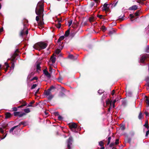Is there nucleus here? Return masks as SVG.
Here are the masks:
<instances>
[{
  "label": "nucleus",
  "mask_w": 149,
  "mask_h": 149,
  "mask_svg": "<svg viewBox=\"0 0 149 149\" xmlns=\"http://www.w3.org/2000/svg\"><path fill=\"white\" fill-rule=\"evenodd\" d=\"M44 2L43 0H42L39 2L37 5L36 8L35 12L36 14L39 15V16H37L36 17V20L38 22L40 18L43 17V12L44 11Z\"/></svg>",
  "instance_id": "nucleus-1"
},
{
  "label": "nucleus",
  "mask_w": 149,
  "mask_h": 149,
  "mask_svg": "<svg viewBox=\"0 0 149 149\" xmlns=\"http://www.w3.org/2000/svg\"><path fill=\"white\" fill-rule=\"evenodd\" d=\"M47 44L44 42H40L35 44L33 46L34 48L36 49L40 50L42 49H44L46 48L47 46Z\"/></svg>",
  "instance_id": "nucleus-2"
},
{
  "label": "nucleus",
  "mask_w": 149,
  "mask_h": 149,
  "mask_svg": "<svg viewBox=\"0 0 149 149\" xmlns=\"http://www.w3.org/2000/svg\"><path fill=\"white\" fill-rule=\"evenodd\" d=\"M28 125L27 122H21L19 124V125L15 126L11 128L9 130V132L10 133L13 132L14 130L16 128H19V127L21 125H22L23 126H25Z\"/></svg>",
  "instance_id": "nucleus-3"
},
{
  "label": "nucleus",
  "mask_w": 149,
  "mask_h": 149,
  "mask_svg": "<svg viewBox=\"0 0 149 149\" xmlns=\"http://www.w3.org/2000/svg\"><path fill=\"white\" fill-rule=\"evenodd\" d=\"M73 142L72 137L70 136L67 140V148L68 149H72L71 146Z\"/></svg>",
  "instance_id": "nucleus-4"
},
{
  "label": "nucleus",
  "mask_w": 149,
  "mask_h": 149,
  "mask_svg": "<svg viewBox=\"0 0 149 149\" xmlns=\"http://www.w3.org/2000/svg\"><path fill=\"white\" fill-rule=\"evenodd\" d=\"M45 95L47 96V98L49 100H51L53 97V95L51 94L50 91L48 90L47 91H45L44 92Z\"/></svg>",
  "instance_id": "nucleus-5"
},
{
  "label": "nucleus",
  "mask_w": 149,
  "mask_h": 149,
  "mask_svg": "<svg viewBox=\"0 0 149 149\" xmlns=\"http://www.w3.org/2000/svg\"><path fill=\"white\" fill-rule=\"evenodd\" d=\"M14 114L15 116H18L19 117H21L23 116H25L26 114L23 112L19 111L14 112Z\"/></svg>",
  "instance_id": "nucleus-6"
},
{
  "label": "nucleus",
  "mask_w": 149,
  "mask_h": 149,
  "mask_svg": "<svg viewBox=\"0 0 149 149\" xmlns=\"http://www.w3.org/2000/svg\"><path fill=\"white\" fill-rule=\"evenodd\" d=\"M147 58H149V54H146L142 55L140 60V62L144 63L145 59Z\"/></svg>",
  "instance_id": "nucleus-7"
},
{
  "label": "nucleus",
  "mask_w": 149,
  "mask_h": 149,
  "mask_svg": "<svg viewBox=\"0 0 149 149\" xmlns=\"http://www.w3.org/2000/svg\"><path fill=\"white\" fill-rule=\"evenodd\" d=\"M56 58L54 56V55H52L50 58L49 64L50 65H52L56 61Z\"/></svg>",
  "instance_id": "nucleus-8"
},
{
  "label": "nucleus",
  "mask_w": 149,
  "mask_h": 149,
  "mask_svg": "<svg viewBox=\"0 0 149 149\" xmlns=\"http://www.w3.org/2000/svg\"><path fill=\"white\" fill-rule=\"evenodd\" d=\"M69 126L71 129H75L77 128V125L74 123H70L68 124Z\"/></svg>",
  "instance_id": "nucleus-9"
},
{
  "label": "nucleus",
  "mask_w": 149,
  "mask_h": 149,
  "mask_svg": "<svg viewBox=\"0 0 149 149\" xmlns=\"http://www.w3.org/2000/svg\"><path fill=\"white\" fill-rule=\"evenodd\" d=\"M28 32L27 30H26V28L25 27L24 28V29L21 32L20 36H22L25 34L27 35L28 34Z\"/></svg>",
  "instance_id": "nucleus-10"
},
{
  "label": "nucleus",
  "mask_w": 149,
  "mask_h": 149,
  "mask_svg": "<svg viewBox=\"0 0 149 149\" xmlns=\"http://www.w3.org/2000/svg\"><path fill=\"white\" fill-rule=\"evenodd\" d=\"M108 4L105 3H104L103 6V7L102 8V10L103 11H106L109 8L107 7Z\"/></svg>",
  "instance_id": "nucleus-11"
},
{
  "label": "nucleus",
  "mask_w": 149,
  "mask_h": 149,
  "mask_svg": "<svg viewBox=\"0 0 149 149\" xmlns=\"http://www.w3.org/2000/svg\"><path fill=\"white\" fill-rule=\"evenodd\" d=\"M38 25L39 26V28L41 29L42 28V26L44 24V22L42 20H40V22L38 23Z\"/></svg>",
  "instance_id": "nucleus-12"
},
{
  "label": "nucleus",
  "mask_w": 149,
  "mask_h": 149,
  "mask_svg": "<svg viewBox=\"0 0 149 149\" xmlns=\"http://www.w3.org/2000/svg\"><path fill=\"white\" fill-rule=\"evenodd\" d=\"M40 62H39L38 63H37L36 64L37 71L38 72H39V71L41 70L40 67Z\"/></svg>",
  "instance_id": "nucleus-13"
},
{
  "label": "nucleus",
  "mask_w": 149,
  "mask_h": 149,
  "mask_svg": "<svg viewBox=\"0 0 149 149\" xmlns=\"http://www.w3.org/2000/svg\"><path fill=\"white\" fill-rule=\"evenodd\" d=\"M43 72L44 74L46 75V76H47L48 77L50 78V74L46 70H44L43 71Z\"/></svg>",
  "instance_id": "nucleus-14"
},
{
  "label": "nucleus",
  "mask_w": 149,
  "mask_h": 149,
  "mask_svg": "<svg viewBox=\"0 0 149 149\" xmlns=\"http://www.w3.org/2000/svg\"><path fill=\"white\" fill-rule=\"evenodd\" d=\"M138 7L136 5H134L130 7L129 9L130 10H136L137 9Z\"/></svg>",
  "instance_id": "nucleus-15"
},
{
  "label": "nucleus",
  "mask_w": 149,
  "mask_h": 149,
  "mask_svg": "<svg viewBox=\"0 0 149 149\" xmlns=\"http://www.w3.org/2000/svg\"><path fill=\"white\" fill-rule=\"evenodd\" d=\"M11 115L9 112H8L6 114V118H7L11 117Z\"/></svg>",
  "instance_id": "nucleus-16"
},
{
  "label": "nucleus",
  "mask_w": 149,
  "mask_h": 149,
  "mask_svg": "<svg viewBox=\"0 0 149 149\" xmlns=\"http://www.w3.org/2000/svg\"><path fill=\"white\" fill-rule=\"evenodd\" d=\"M14 59H13L12 60V65L10 67L11 69L13 70L14 67V63L13 62L14 61Z\"/></svg>",
  "instance_id": "nucleus-17"
},
{
  "label": "nucleus",
  "mask_w": 149,
  "mask_h": 149,
  "mask_svg": "<svg viewBox=\"0 0 149 149\" xmlns=\"http://www.w3.org/2000/svg\"><path fill=\"white\" fill-rule=\"evenodd\" d=\"M64 38V36H61L59 38L58 40V42H60L61 41L63 40Z\"/></svg>",
  "instance_id": "nucleus-18"
},
{
  "label": "nucleus",
  "mask_w": 149,
  "mask_h": 149,
  "mask_svg": "<svg viewBox=\"0 0 149 149\" xmlns=\"http://www.w3.org/2000/svg\"><path fill=\"white\" fill-rule=\"evenodd\" d=\"M24 112L26 113H29L30 112V109L29 108L24 109Z\"/></svg>",
  "instance_id": "nucleus-19"
},
{
  "label": "nucleus",
  "mask_w": 149,
  "mask_h": 149,
  "mask_svg": "<svg viewBox=\"0 0 149 149\" xmlns=\"http://www.w3.org/2000/svg\"><path fill=\"white\" fill-rule=\"evenodd\" d=\"M70 34V30L69 29L67 30V31H66L65 34V36L66 37H67Z\"/></svg>",
  "instance_id": "nucleus-20"
},
{
  "label": "nucleus",
  "mask_w": 149,
  "mask_h": 149,
  "mask_svg": "<svg viewBox=\"0 0 149 149\" xmlns=\"http://www.w3.org/2000/svg\"><path fill=\"white\" fill-rule=\"evenodd\" d=\"M143 117V116L142 113L140 112L139 114L138 118L140 120H141Z\"/></svg>",
  "instance_id": "nucleus-21"
},
{
  "label": "nucleus",
  "mask_w": 149,
  "mask_h": 149,
  "mask_svg": "<svg viewBox=\"0 0 149 149\" xmlns=\"http://www.w3.org/2000/svg\"><path fill=\"white\" fill-rule=\"evenodd\" d=\"M144 126L148 129L149 127L148 122H146L145 124L143 125Z\"/></svg>",
  "instance_id": "nucleus-22"
},
{
  "label": "nucleus",
  "mask_w": 149,
  "mask_h": 149,
  "mask_svg": "<svg viewBox=\"0 0 149 149\" xmlns=\"http://www.w3.org/2000/svg\"><path fill=\"white\" fill-rule=\"evenodd\" d=\"M69 58L70 59H73L74 60H75L77 58L74 57L72 55H70L69 56Z\"/></svg>",
  "instance_id": "nucleus-23"
},
{
  "label": "nucleus",
  "mask_w": 149,
  "mask_h": 149,
  "mask_svg": "<svg viewBox=\"0 0 149 149\" xmlns=\"http://www.w3.org/2000/svg\"><path fill=\"white\" fill-rule=\"evenodd\" d=\"M120 128L122 130H124L125 129V125L122 124V125L120 126Z\"/></svg>",
  "instance_id": "nucleus-24"
},
{
  "label": "nucleus",
  "mask_w": 149,
  "mask_h": 149,
  "mask_svg": "<svg viewBox=\"0 0 149 149\" xmlns=\"http://www.w3.org/2000/svg\"><path fill=\"white\" fill-rule=\"evenodd\" d=\"M58 120H63V118L62 116L60 115H58Z\"/></svg>",
  "instance_id": "nucleus-25"
},
{
  "label": "nucleus",
  "mask_w": 149,
  "mask_h": 149,
  "mask_svg": "<svg viewBox=\"0 0 149 149\" xmlns=\"http://www.w3.org/2000/svg\"><path fill=\"white\" fill-rule=\"evenodd\" d=\"M106 104H110V105H111V101H110L109 99H108L106 101Z\"/></svg>",
  "instance_id": "nucleus-26"
},
{
  "label": "nucleus",
  "mask_w": 149,
  "mask_h": 149,
  "mask_svg": "<svg viewBox=\"0 0 149 149\" xmlns=\"http://www.w3.org/2000/svg\"><path fill=\"white\" fill-rule=\"evenodd\" d=\"M89 21L90 22H93L94 20V18L93 17H91L89 18Z\"/></svg>",
  "instance_id": "nucleus-27"
},
{
  "label": "nucleus",
  "mask_w": 149,
  "mask_h": 149,
  "mask_svg": "<svg viewBox=\"0 0 149 149\" xmlns=\"http://www.w3.org/2000/svg\"><path fill=\"white\" fill-rule=\"evenodd\" d=\"M104 91L103 90H99L98 91V93L100 94L101 95L104 92Z\"/></svg>",
  "instance_id": "nucleus-28"
},
{
  "label": "nucleus",
  "mask_w": 149,
  "mask_h": 149,
  "mask_svg": "<svg viewBox=\"0 0 149 149\" xmlns=\"http://www.w3.org/2000/svg\"><path fill=\"white\" fill-rule=\"evenodd\" d=\"M131 138H127L126 140V141L128 143H130L131 141Z\"/></svg>",
  "instance_id": "nucleus-29"
},
{
  "label": "nucleus",
  "mask_w": 149,
  "mask_h": 149,
  "mask_svg": "<svg viewBox=\"0 0 149 149\" xmlns=\"http://www.w3.org/2000/svg\"><path fill=\"white\" fill-rule=\"evenodd\" d=\"M146 103L148 105V106H149V99H148V98L147 97L146 99Z\"/></svg>",
  "instance_id": "nucleus-30"
},
{
  "label": "nucleus",
  "mask_w": 149,
  "mask_h": 149,
  "mask_svg": "<svg viewBox=\"0 0 149 149\" xmlns=\"http://www.w3.org/2000/svg\"><path fill=\"white\" fill-rule=\"evenodd\" d=\"M61 50L60 49H58L56 50V54H57L58 55L59 54Z\"/></svg>",
  "instance_id": "nucleus-31"
},
{
  "label": "nucleus",
  "mask_w": 149,
  "mask_h": 149,
  "mask_svg": "<svg viewBox=\"0 0 149 149\" xmlns=\"http://www.w3.org/2000/svg\"><path fill=\"white\" fill-rule=\"evenodd\" d=\"M99 144L100 146L102 147L103 146L104 143L102 141H101L99 142Z\"/></svg>",
  "instance_id": "nucleus-32"
},
{
  "label": "nucleus",
  "mask_w": 149,
  "mask_h": 149,
  "mask_svg": "<svg viewBox=\"0 0 149 149\" xmlns=\"http://www.w3.org/2000/svg\"><path fill=\"white\" fill-rule=\"evenodd\" d=\"M37 86V85L36 84H33L32 85V86L31 89H33L34 88H35Z\"/></svg>",
  "instance_id": "nucleus-33"
},
{
  "label": "nucleus",
  "mask_w": 149,
  "mask_h": 149,
  "mask_svg": "<svg viewBox=\"0 0 149 149\" xmlns=\"http://www.w3.org/2000/svg\"><path fill=\"white\" fill-rule=\"evenodd\" d=\"M124 16V15H123V16H120L119 17V19L120 20H123V17Z\"/></svg>",
  "instance_id": "nucleus-34"
},
{
  "label": "nucleus",
  "mask_w": 149,
  "mask_h": 149,
  "mask_svg": "<svg viewBox=\"0 0 149 149\" xmlns=\"http://www.w3.org/2000/svg\"><path fill=\"white\" fill-rule=\"evenodd\" d=\"M72 20H70L68 22V26H71V25L72 23Z\"/></svg>",
  "instance_id": "nucleus-35"
},
{
  "label": "nucleus",
  "mask_w": 149,
  "mask_h": 149,
  "mask_svg": "<svg viewBox=\"0 0 149 149\" xmlns=\"http://www.w3.org/2000/svg\"><path fill=\"white\" fill-rule=\"evenodd\" d=\"M119 139H117L116 140V141L115 143V144L116 145L118 144L119 143Z\"/></svg>",
  "instance_id": "nucleus-36"
},
{
  "label": "nucleus",
  "mask_w": 149,
  "mask_h": 149,
  "mask_svg": "<svg viewBox=\"0 0 149 149\" xmlns=\"http://www.w3.org/2000/svg\"><path fill=\"white\" fill-rule=\"evenodd\" d=\"M5 64L6 66V68L7 69L9 67V66L7 62H5Z\"/></svg>",
  "instance_id": "nucleus-37"
},
{
  "label": "nucleus",
  "mask_w": 149,
  "mask_h": 149,
  "mask_svg": "<svg viewBox=\"0 0 149 149\" xmlns=\"http://www.w3.org/2000/svg\"><path fill=\"white\" fill-rule=\"evenodd\" d=\"M102 29L103 31H104L106 29V28L104 26H102Z\"/></svg>",
  "instance_id": "nucleus-38"
},
{
  "label": "nucleus",
  "mask_w": 149,
  "mask_h": 149,
  "mask_svg": "<svg viewBox=\"0 0 149 149\" xmlns=\"http://www.w3.org/2000/svg\"><path fill=\"white\" fill-rule=\"evenodd\" d=\"M61 26V24L60 23H58L57 25H56V27L58 28V29H59L60 28Z\"/></svg>",
  "instance_id": "nucleus-39"
},
{
  "label": "nucleus",
  "mask_w": 149,
  "mask_h": 149,
  "mask_svg": "<svg viewBox=\"0 0 149 149\" xmlns=\"http://www.w3.org/2000/svg\"><path fill=\"white\" fill-rule=\"evenodd\" d=\"M0 132L1 133L3 134L4 133V131L1 128H0Z\"/></svg>",
  "instance_id": "nucleus-40"
},
{
  "label": "nucleus",
  "mask_w": 149,
  "mask_h": 149,
  "mask_svg": "<svg viewBox=\"0 0 149 149\" xmlns=\"http://www.w3.org/2000/svg\"><path fill=\"white\" fill-rule=\"evenodd\" d=\"M115 143H111V144L109 145V146L110 147H113Z\"/></svg>",
  "instance_id": "nucleus-41"
},
{
  "label": "nucleus",
  "mask_w": 149,
  "mask_h": 149,
  "mask_svg": "<svg viewBox=\"0 0 149 149\" xmlns=\"http://www.w3.org/2000/svg\"><path fill=\"white\" fill-rule=\"evenodd\" d=\"M116 100H114L113 102V107L114 108V104L116 102Z\"/></svg>",
  "instance_id": "nucleus-42"
},
{
  "label": "nucleus",
  "mask_w": 149,
  "mask_h": 149,
  "mask_svg": "<svg viewBox=\"0 0 149 149\" xmlns=\"http://www.w3.org/2000/svg\"><path fill=\"white\" fill-rule=\"evenodd\" d=\"M149 49V45H148L147 46L146 49V52L147 53H148L149 52L148 51V50Z\"/></svg>",
  "instance_id": "nucleus-43"
},
{
  "label": "nucleus",
  "mask_w": 149,
  "mask_h": 149,
  "mask_svg": "<svg viewBox=\"0 0 149 149\" xmlns=\"http://www.w3.org/2000/svg\"><path fill=\"white\" fill-rule=\"evenodd\" d=\"M8 126V124H6L5 125H2V127L4 128H6Z\"/></svg>",
  "instance_id": "nucleus-44"
},
{
  "label": "nucleus",
  "mask_w": 149,
  "mask_h": 149,
  "mask_svg": "<svg viewBox=\"0 0 149 149\" xmlns=\"http://www.w3.org/2000/svg\"><path fill=\"white\" fill-rule=\"evenodd\" d=\"M149 134V131L148 130L146 132V137H147L148 135Z\"/></svg>",
  "instance_id": "nucleus-45"
},
{
  "label": "nucleus",
  "mask_w": 149,
  "mask_h": 149,
  "mask_svg": "<svg viewBox=\"0 0 149 149\" xmlns=\"http://www.w3.org/2000/svg\"><path fill=\"white\" fill-rule=\"evenodd\" d=\"M12 109H13V111H16L17 110V108L16 107H13V108Z\"/></svg>",
  "instance_id": "nucleus-46"
},
{
  "label": "nucleus",
  "mask_w": 149,
  "mask_h": 149,
  "mask_svg": "<svg viewBox=\"0 0 149 149\" xmlns=\"http://www.w3.org/2000/svg\"><path fill=\"white\" fill-rule=\"evenodd\" d=\"M144 113L145 114V115H146V117H148V116H149V113H148L147 112L145 111L144 112Z\"/></svg>",
  "instance_id": "nucleus-47"
},
{
  "label": "nucleus",
  "mask_w": 149,
  "mask_h": 149,
  "mask_svg": "<svg viewBox=\"0 0 149 149\" xmlns=\"http://www.w3.org/2000/svg\"><path fill=\"white\" fill-rule=\"evenodd\" d=\"M54 115L55 116H58V115H59L58 112H55L54 113Z\"/></svg>",
  "instance_id": "nucleus-48"
},
{
  "label": "nucleus",
  "mask_w": 149,
  "mask_h": 149,
  "mask_svg": "<svg viewBox=\"0 0 149 149\" xmlns=\"http://www.w3.org/2000/svg\"><path fill=\"white\" fill-rule=\"evenodd\" d=\"M103 16L102 15H97V17L100 19H102Z\"/></svg>",
  "instance_id": "nucleus-49"
},
{
  "label": "nucleus",
  "mask_w": 149,
  "mask_h": 149,
  "mask_svg": "<svg viewBox=\"0 0 149 149\" xmlns=\"http://www.w3.org/2000/svg\"><path fill=\"white\" fill-rule=\"evenodd\" d=\"M26 104H22V105H21L20 106H19L18 107V108H21V107H23V106H26Z\"/></svg>",
  "instance_id": "nucleus-50"
},
{
  "label": "nucleus",
  "mask_w": 149,
  "mask_h": 149,
  "mask_svg": "<svg viewBox=\"0 0 149 149\" xmlns=\"http://www.w3.org/2000/svg\"><path fill=\"white\" fill-rule=\"evenodd\" d=\"M139 11H138L135 13V15L136 16H138L139 15Z\"/></svg>",
  "instance_id": "nucleus-51"
},
{
  "label": "nucleus",
  "mask_w": 149,
  "mask_h": 149,
  "mask_svg": "<svg viewBox=\"0 0 149 149\" xmlns=\"http://www.w3.org/2000/svg\"><path fill=\"white\" fill-rule=\"evenodd\" d=\"M54 87L53 86H51L50 88L48 90H49V91H51L52 89H54Z\"/></svg>",
  "instance_id": "nucleus-52"
},
{
  "label": "nucleus",
  "mask_w": 149,
  "mask_h": 149,
  "mask_svg": "<svg viewBox=\"0 0 149 149\" xmlns=\"http://www.w3.org/2000/svg\"><path fill=\"white\" fill-rule=\"evenodd\" d=\"M3 31V27L0 29V33H1Z\"/></svg>",
  "instance_id": "nucleus-53"
},
{
  "label": "nucleus",
  "mask_w": 149,
  "mask_h": 149,
  "mask_svg": "<svg viewBox=\"0 0 149 149\" xmlns=\"http://www.w3.org/2000/svg\"><path fill=\"white\" fill-rule=\"evenodd\" d=\"M130 16L131 17V19L133 18L134 17V16L132 14H130Z\"/></svg>",
  "instance_id": "nucleus-54"
},
{
  "label": "nucleus",
  "mask_w": 149,
  "mask_h": 149,
  "mask_svg": "<svg viewBox=\"0 0 149 149\" xmlns=\"http://www.w3.org/2000/svg\"><path fill=\"white\" fill-rule=\"evenodd\" d=\"M106 97V96L105 95H103V96L102 97V99H105Z\"/></svg>",
  "instance_id": "nucleus-55"
},
{
  "label": "nucleus",
  "mask_w": 149,
  "mask_h": 149,
  "mask_svg": "<svg viewBox=\"0 0 149 149\" xmlns=\"http://www.w3.org/2000/svg\"><path fill=\"white\" fill-rule=\"evenodd\" d=\"M114 92H115V91L114 90H113L112 92V93H111V95H113L114 94Z\"/></svg>",
  "instance_id": "nucleus-56"
},
{
  "label": "nucleus",
  "mask_w": 149,
  "mask_h": 149,
  "mask_svg": "<svg viewBox=\"0 0 149 149\" xmlns=\"http://www.w3.org/2000/svg\"><path fill=\"white\" fill-rule=\"evenodd\" d=\"M113 31H109V35H111V34H113Z\"/></svg>",
  "instance_id": "nucleus-57"
},
{
  "label": "nucleus",
  "mask_w": 149,
  "mask_h": 149,
  "mask_svg": "<svg viewBox=\"0 0 149 149\" xmlns=\"http://www.w3.org/2000/svg\"><path fill=\"white\" fill-rule=\"evenodd\" d=\"M52 70V69L51 68V66L49 68V71L50 72H51Z\"/></svg>",
  "instance_id": "nucleus-58"
},
{
  "label": "nucleus",
  "mask_w": 149,
  "mask_h": 149,
  "mask_svg": "<svg viewBox=\"0 0 149 149\" xmlns=\"http://www.w3.org/2000/svg\"><path fill=\"white\" fill-rule=\"evenodd\" d=\"M94 1L97 3H98L99 2V1L98 0H93Z\"/></svg>",
  "instance_id": "nucleus-59"
},
{
  "label": "nucleus",
  "mask_w": 149,
  "mask_h": 149,
  "mask_svg": "<svg viewBox=\"0 0 149 149\" xmlns=\"http://www.w3.org/2000/svg\"><path fill=\"white\" fill-rule=\"evenodd\" d=\"M94 3L93 2H92L91 3V7L93 6L94 5Z\"/></svg>",
  "instance_id": "nucleus-60"
},
{
  "label": "nucleus",
  "mask_w": 149,
  "mask_h": 149,
  "mask_svg": "<svg viewBox=\"0 0 149 149\" xmlns=\"http://www.w3.org/2000/svg\"><path fill=\"white\" fill-rule=\"evenodd\" d=\"M37 78L36 77H33L32 80H37Z\"/></svg>",
  "instance_id": "nucleus-61"
},
{
  "label": "nucleus",
  "mask_w": 149,
  "mask_h": 149,
  "mask_svg": "<svg viewBox=\"0 0 149 149\" xmlns=\"http://www.w3.org/2000/svg\"><path fill=\"white\" fill-rule=\"evenodd\" d=\"M110 141H108V143H107V145H108L110 143Z\"/></svg>",
  "instance_id": "nucleus-62"
},
{
  "label": "nucleus",
  "mask_w": 149,
  "mask_h": 149,
  "mask_svg": "<svg viewBox=\"0 0 149 149\" xmlns=\"http://www.w3.org/2000/svg\"><path fill=\"white\" fill-rule=\"evenodd\" d=\"M111 139V137L110 136L108 138V140L110 141Z\"/></svg>",
  "instance_id": "nucleus-63"
},
{
  "label": "nucleus",
  "mask_w": 149,
  "mask_h": 149,
  "mask_svg": "<svg viewBox=\"0 0 149 149\" xmlns=\"http://www.w3.org/2000/svg\"><path fill=\"white\" fill-rule=\"evenodd\" d=\"M104 147L103 146H102V147L100 148V149H104Z\"/></svg>",
  "instance_id": "nucleus-64"
}]
</instances>
